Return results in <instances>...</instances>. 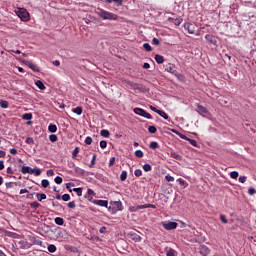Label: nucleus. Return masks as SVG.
<instances>
[{
    "mask_svg": "<svg viewBox=\"0 0 256 256\" xmlns=\"http://www.w3.org/2000/svg\"><path fill=\"white\" fill-rule=\"evenodd\" d=\"M96 13L104 21H116L117 20V15H115L107 10L98 9Z\"/></svg>",
    "mask_w": 256,
    "mask_h": 256,
    "instance_id": "f257e3e1",
    "label": "nucleus"
},
{
    "mask_svg": "<svg viewBox=\"0 0 256 256\" xmlns=\"http://www.w3.org/2000/svg\"><path fill=\"white\" fill-rule=\"evenodd\" d=\"M129 87H131V89H133L134 91H139V93H149V90L147 87H145V85L143 84H139V83H134L129 81L128 82Z\"/></svg>",
    "mask_w": 256,
    "mask_h": 256,
    "instance_id": "f03ea898",
    "label": "nucleus"
},
{
    "mask_svg": "<svg viewBox=\"0 0 256 256\" xmlns=\"http://www.w3.org/2000/svg\"><path fill=\"white\" fill-rule=\"evenodd\" d=\"M184 29L188 31L190 35H196V37H199V32H197V26L195 24L186 22L184 24Z\"/></svg>",
    "mask_w": 256,
    "mask_h": 256,
    "instance_id": "7ed1b4c3",
    "label": "nucleus"
},
{
    "mask_svg": "<svg viewBox=\"0 0 256 256\" xmlns=\"http://www.w3.org/2000/svg\"><path fill=\"white\" fill-rule=\"evenodd\" d=\"M16 15L21 21H29V12L25 8H18L16 10Z\"/></svg>",
    "mask_w": 256,
    "mask_h": 256,
    "instance_id": "20e7f679",
    "label": "nucleus"
},
{
    "mask_svg": "<svg viewBox=\"0 0 256 256\" xmlns=\"http://www.w3.org/2000/svg\"><path fill=\"white\" fill-rule=\"evenodd\" d=\"M134 113L136 115H140V117H144L145 119H151V114L142 108H134Z\"/></svg>",
    "mask_w": 256,
    "mask_h": 256,
    "instance_id": "39448f33",
    "label": "nucleus"
},
{
    "mask_svg": "<svg viewBox=\"0 0 256 256\" xmlns=\"http://www.w3.org/2000/svg\"><path fill=\"white\" fill-rule=\"evenodd\" d=\"M163 227L166 231H173V229H177V222L164 223Z\"/></svg>",
    "mask_w": 256,
    "mask_h": 256,
    "instance_id": "423d86ee",
    "label": "nucleus"
},
{
    "mask_svg": "<svg viewBox=\"0 0 256 256\" xmlns=\"http://www.w3.org/2000/svg\"><path fill=\"white\" fill-rule=\"evenodd\" d=\"M21 173H22L23 175H27V173H28L29 175H33V173H35V170H34V168H31V167H29V166H23V167L21 168Z\"/></svg>",
    "mask_w": 256,
    "mask_h": 256,
    "instance_id": "0eeeda50",
    "label": "nucleus"
},
{
    "mask_svg": "<svg viewBox=\"0 0 256 256\" xmlns=\"http://www.w3.org/2000/svg\"><path fill=\"white\" fill-rule=\"evenodd\" d=\"M167 73H171V75H175V77H179V74L177 73V70H175V66L173 65H168L166 66Z\"/></svg>",
    "mask_w": 256,
    "mask_h": 256,
    "instance_id": "6e6552de",
    "label": "nucleus"
},
{
    "mask_svg": "<svg viewBox=\"0 0 256 256\" xmlns=\"http://www.w3.org/2000/svg\"><path fill=\"white\" fill-rule=\"evenodd\" d=\"M92 203L94 205H99V207H107L109 205L107 200H93Z\"/></svg>",
    "mask_w": 256,
    "mask_h": 256,
    "instance_id": "1a4fd4ad",
    "label": "nucleus"
},
{
    "mask_svg": "<svg viewBox=\"0 0 256 256\" xmlns=\"http://www.w3.org/2000/svg\"><path fill=\"white\" fill-rule=\"evenodd\" d=\"M19 245H20V249H31V247L33 246V244H31L25 240L19 241Z\"/></svg>",
    "mask_w": 256,
    "mask_h": 256,
    "instance_id": "9d476101",
    "label": "nucleus"
},
{
    "mask_svg": "<svg viewBox=\"0 0 256 256\" xmlns=\"http://www.w3.org/2000/svg\"><path fill=\"white\" fill-rule=\"evenodd\" d=\"M180 137L181 139H184V141H188L193 147H197V140L191 139L183 134H181Z\"/></svg>",
    "mask_w": 256,
    "mask_h": 256,
    "instance_id": "9b49d317",
    "label": "nucleus"
},
{
    "mask_svg": "<svg viewBox=\"0 0 256 256\" xmlns=\"http://www.w3.org/2000/svg\"><path fill=\"white\" fill-rule=\"evenodd\" d=\"M27 66L29 67V69H32V71H34L35 73H39V66H37L35 63L28 61L27 62Z\"/></svg>",
    "mask_w": 256,
    "mask_h": 256,
    "instance_id": "f8f14e48",
    "label": "nucleus"
},
{
    "mask_svg": "<svg viewBox=\"0 0 256 256\" xmlns=\"http://www.w3.org/2000/svg\"><path fill=\"white\" fill-rule=\"evenodd\" d=\"M197 112L200 115H207V113H208L207 108H205L204 106H201V105H197Z\"/></svg>",
    "mask_w": 256,
    "mask_h": 256,
    "instance_id": "ddd939ff",
    "label": "nucleus"
},
{
    "mask_svg": "<svg viewBox=\"0 0 256 256\" xmlns=\"http://www.w3.org/2000/svg\"><path fill=\"white\" fill-rule=\"evenodd\" d=\"M113 206L116 211H123V203H121V201H115Z\"/></svg>",
    "mask_w": 256,
    "mask_h": 256,
    "instance_id": "4468645a",
    "label": "nucleus"
},
{
    "mask_svg": "<svg viewBox=\"0 0 256 256\" xmlns=\"http://www.w3.org/2000/svg\"><path fill=\"white\" fill-rule=\"evenodd\" d=\"M33 245H39V247H41L42 249H45V244L43 243V241L37 239V238H34L33 241H32Z\"/></svg>",
    "mask_w": 256,
    "mask_h": 256,
    "instance_id": "2eb2a0df",
    "label": "nucleus"
},
{
    "mask_svg": "<svg viewBox=\"0 0 256 256\" xmlns=\"http://www.w3.org/2000/svg\"><path fill=\"white\" fill-rule=\"evenodd\" d=\"M130 238L132 241H135V243H139L141 241V236H139L137 233L130 234Z\"/></svg>",
    "mask_w": 256,
    "mask_h": 256,
    "instance_id": "dca6fc26",
    "label": "nucleus"
},
{
    "mask_svg": "<svg viewBox=\"0 0 256 256\" xmlns=\"http://www.w3.org/2000/svg\"><path fill=\"white\" fill-rule=\"evenodd\" d=\"M154 59H155L156 63H158L159 65H161L165 62V58L159 54H156Z\"/></svg>",
    "mask_w": 256,
    "mask_h": 256,
    "instance_id": "f3484780",
    "label": "nucleus"
},
{
    "mask_svg": "<svg viewBox=\"0 0 256 256\" xmlns=\"http://www.w3.org/2000/svg\"><path fill=\"white\" fill-rule=\"evenodd\" d=\"M209 248L207 246H201L200 253L202 256H208L209 255Z\"/></svg>",
    "mask_w": 256,
    "mask_h": 256,
    "instance_id": "a211bd4d",
    "label": "nucleus"
},
{
    "mask_svg": "<svg viewBox=\"0 0 256 256\" xmlns=\"http://www.w3.org/2000/svg\"><path fill=\"white\" fill-rule=\"evenodd\" d=\"M140 209H143V205H136V206L129 207V211H131V213H135V212L139 211Z\"/></svg>",
    "mask_w": 256,
    "mask_h": 256,
    "instance_id": "6ab92c4d",
    "label": "nucleus"
},
{
    "mask_svg": "<svg viewBox=\"0 0 256 256\" xmlns=\"http://www.w3.org/2000/svg\"><path fill=\"white\" fill-rule=\"evenodd\" d=\"M35 85H36V87H38V89H40L41 91H44V89H45V84H43V81L37 80V81L35 82Z\"/></svg>",
    "mask_w": 256,
    "mask_h": 256,
    "instance_id": "aec40b11",
    "label": "nucleus"
},
{
    "mask_svg": "<svg viewBox=\"0 0 256 256\" xmlns=\"http://www.w3.org/2000/svg\"><path fill=\"white\" fill-rule=\"evenodd\" d=\"M22 119H24V121H31V119H33V114L32 113H25L22 115Z\"/></svg>",
    "mask_w": 256,
    "mask_h": 256,
    "instance_id": "412c9836",
    "label": "nucleus"
},
{
    "mask_svg": "<svg viewBox=\"0 0 256 256\" xmlns=\"http://www.w3.org/2000/svg\"><path fill=\"white\" fill-rule=\"evenodd\" d=\"M72 111H73V113H76V115H82L83 114V107L77 106Z\"/></svg>",
    "mask_w": 256,
    "mask_h": 256,
    "instance_id": "4be33fe9",
    "label": "nucleus"
},
{
    "mask_svg": "<svg viewBox=\"0 0 256 256\" xmlns=\"http://www.w3.org/2000/svg\"><path fill=\"white\" fill-rule=\"evenodd\" d=\"M48 131H49L50 133H57V125H55V124H50V125L48 126Z\"/></svg>",
    "mask_w": 256,
    "mask_h": 256,
    "instance_id": "5701e85b",
    "label": "nucleus"
},
{
    "mask_svg": "<svg viewBox=\"0 0 256 256\" xmlns=\"http://www.w3.org/2000/svg\"><path fill=\"white\" fill-rule=\"evenodd\" d=\"M206 41H208V43H211L212 45H215V40H213V36H211V34H207L205 36Z\"/></svg>",
    "mask_w": 256,
    "mask_h": 256,
    "instance_id": "b1692460",
    "label": "nucleus"
},
{
    "mask_svg": "<svg viewBox=\"0 0 256 256\" xmlns=\"http://www.w3.org/2000/svg\"><path fill=\"white\" fill-rule=\"evenodd\" d=\"M0 107L2 109H7L9 107V102H7L5 100H0Z\"/></svg>",
    "mask_w": 256,
    "mask_h": 256,
    "instance_id": "393cba45",
    "label": "nucleus"
},
{
    "mask_svg": "<svg viewBox=\"0 0 256 256\" xmlns=\"http://www.w3.org/2000/svg\"><path fill=\"white\" fill-rule=\"evenodd\" d=\"M54 221H55L56 225H63V223H65V220H63V218H61V217H56L54 219Z\"/></svg>",
    "mask_w": 256,
    "mask_h": 256,
    "instance_id": "a878e982",
    "label": "nucleus"
},
{
    "mask_svg": "<svg viewBox=\"0 0 256 256\" xmlns=\"http://www.w3.org/2000/svg\"><path fill=\"white\" fill-rule=\"evenodd\" d=\"M48 251L49 253H55V251H57V246H55L54 244H50L48 246Z\"/></svg>",
    "mask_w": 256,
    "mask_h": 256,
    "instance_id": "bb28decb",
    "label": "nucleus"
},
{
    "mask_svg": "<svg viewBox=\"0 0 256 256\" xmlns=\"http://www.w3.org/2000/svg\"><path fill=\"white\" fill-rule=\"evenodd\" d=\"M181 23H183V18L178 17L174 19V25H176V27H179V25H181Z\"/></svg>",
    "mask_w": 256,
    "mask_h": 256,
    "instance_id": "cd10ccee",
    "label": "nucleus"
},
{
    "mask_svg": "<svg viewBox=\"0 0 256 256\" xmlns=\"http://www.w3.org/2000/svg\"><path fill=\"white\" fill-rule=\"evenodd\" d=\"M158 115H160V117H163V119H165L167 121V119H169V115H167V113H165V111L160 110L158 112Z\"/></svg>",
    "mask_w": 256,
    "mask_h": 256,
    "instance_id": "c85d7f7f",
    "label": "nucleus"
},
{
    "mask_svg": "<svg viewBox=\"0 0 256 256\" xmlns=\"http://www.w3.org/2000/svg\"><path fill=\"white\" fill-rule=\"evenodd\" d=\"M38 201H43L44 199H47V195L45 193H39L37 194Z\"/></svg>",
    "mask_w": 256,
    "mask_h": 256,
    "instance_id": "c756f323",
    "label": "nucleus"
},
{
    "mask_svg": "<svg viewBox=\"0 0 256 256\" xmlns=\"http://www.w3.org/2000/svg\"><path fill=\"white\" fill-rule=\"evenodd\" d=\"M74 193L78 195V197H81L83 195V189L82 188H73Z\"/></svg>",
    "mask_w": 256,
    "mask_h": 256,
    "instance_id": "7c9ffc66",
    "label": "nucleus"
},
{
    "mask_svg": "<svg viewBox=\"0 0 256 256\" xmlns=\"http://www.w3.org/2000/svg\"><path fill=\"white\" fill-rule=\"evenodd\" d=\"M143 209H157V206H155L154 204H144L142 206Z\"/></svg>",
    "mask_w": 256,
    "mask_h": 256,
    "instance_id": "2f4dec72",
    "label": "nucleus"
},
{
    "mask_svg": "<svg viewBox=\"0 0 256 256\" xmlns=\"http://www.w3.org/2000/svg\"><path fill=\"white\" fill-rule=\"evenodd\" d=\"M166 256H177V251L174 249H169L166 253Z\"/></svg>",
    "mask_w": 256,
    "mask_h": 256,
    "instance_id": "473e14b6",
    "label": "nucleus"
},
{
    "mask_svg": "<svg viewBox=\"0 0 256 256\" xmlns=\"http://www.w3.org/2000/svg\"><path fill=\"white\" fill-rule=\"evenodd\" d=\"M142 168L146 173H149V171L152 169L151 164H144Z\"/></svg>",
    "mask_w": 256,
    "mask_h": 256,
    "instance_id": "72a5a7b5",
    "label": "nucleus"
},
{
    "mask_svg": "<svg viewBox=\"0 0 256 256\" xmlns=\"http://www.w3.org/2000/svg\"><path fill=\"white\" fill-rule=\"evenodd\" d=\"M41 185H42V187H43L44 189H47V188L49 187V180L43 179V180L41 181Z\"/></svg>",
    "mask_w": 256,
    "mask_h": 256,
    "instance_id": "f704fd0d",
    "label": "nucleus"
},
{
    "mask_svg": "<svg viewBox=\"0 0 256 256\" xmlns=\"http://www.w3.org/2000/svg\"><path fill=\"white\" fill-rule=\"evenodd\" d=\"M100 135H101V137H109V135H110V133H109V130H101L100 131Z\"/></svg>",
    "mask_w": 256,
    "mask_h": 256,
    "instance_id": "c9c22d12",
    "label": "nucleus"
},
{
    "mask_svg": "<svg viewBox=\"0 0 256 256\" xmlns=\"http://www.w3.org/2000/svg\"><path fill=\"white\" fill-rule=\"evenodd\" d=\"M127 180V171H122L120 174V181H126Z\"/></svg>",
    "mask_w": 256,
    "mask_h": 256,
    "instance_id": "e433bc0d",
    "label": "nucleus"
},
{
    "mask_svg": "<svg viewBox=\"0 0 256 256\" xmlns=\"http://www.w3.org/2000/svg\"><path fill=\"white\" fill-rule=\"evenodd\" d=\"M148 133H151V134L157 133V128L155 126H149Z\"/></svg>",
    "mask_w": 256,
    "mask_h": 256,
    "instance_id": "4c0bfd02",
    "label": "nucleus"
},
{
    "mask_svg": "<svg viewBox=\"0 0 256 256\" xmlns=\"http://www.w3.org/2000/svg\"><path fill=\"white\" fill-rule=\"evenodd\" d=\"M49 140L51 141V143H56V141L58 140L57 135L52 134L49 136Z\"/></svg>",
    "mask_w": 256,
    "mask_h": 256,
    "instance_id": "58836bf2",
    "label": "nucleus"
},
{
    "mask_svg": "<svg viewBox=\"0 0 256 256\" xmlns=\"http://www.w3.org/2000/svg\"><path fill=\"white\" fill-rule=\"evenodd\" d=\"M149 147H150V149H158L159 143H157V142H151V143L149 144Z\"/></svg>",
    "mask_w": 256,
    "mask_h": 256,
    "instance_id": "ea45409f",
    "label": "nucleus"
},
{
    "mask_svg": "<svg viewBox=\"0 0 256 256\" xmlns=\"http://www.w3.org/2000/svg\"><path fill=\"white\" fill-rule=\"evenodd\" d=\"M230 177H231V179H237V177H239V172H237V171H232V172L230 173Z\"/></svg>",
    "mask_w": 256,
    "mask_h": 256,
    "instance_id": "a19ab883",
    "label": "nucleus"
},
{
    "mask_svg": "<svg viewBox=\"0 0 256 256\" xmlns=\"http://www.w3.org/2000/svg\"><path fill=\"white\" fill-rule=\"evenodd\" d=\"M170 155L173 157V159H181V156H179V154H177L175 151H171Z\"/></svg>",
    "mask_w": 256,
    "mask_h": 256,
    "instance_id": "79ce46f5",
    "label": "nucleus"
},
{
    "mask_svg": "<svg viewBox=\"0 0 256 256\" xmlns=\"http://www.w3.org/2000/svg\"><path fill=\"white\" fill-rule=\"evenodd\" d=\"M165 179H166V181H168V183L175 181V177H173L169 174L165 176Z\"/></svg>",
    "mask_w": 256,
    "mask_h": 256,
    "instance_id": "37998d69",
    "label": "nucleus"
},
{
    "mask_svg": "<svg viewBox=\"0 0 256 256\" xmlns=\"http://www.w3.org/2000/svg\"><path fill=\"white\" fill-rule=\"evenodd\" d=\"M134 175L135 177H141V175H143V171H141V169H136L134 171Z\"/></svg>",
    "mask_w": 256,
    "mask_h": 256,
    "instance_id": "c03bdc74",
    "label": "nucleus"
},
{
    "mask_svg": "<svg viewBox=\"0 0 256 256\" xmlns=\"http://www.w3.org/2000/svg\"><path fill=\"white\" fill-rule=\"evenodd\" d=\"M55 183L57 185H61V183H63V178H61L60 176H57L55 179H54Z\"/></svg>",
    "mask_w": 256,
    "mask_h": 256,
    "instance_id": "a18cd8bd",
    "label": "nucleus"
},
{
    "mask_svg": "<svg viewBox=\"0 0 256 256\" xmlns=\"http://www.w3.org/2000/svg\"><path fill=\"white\" fill-rule=\"evenodd\" d=\"M135 157H138L139 159H141V157H143V151H141V150H136V151H135Z\"/></svg>",
    "mask_w": 256,
    "mask_h": 256,
    "instance_id": "49530a36",
    "label": "nucleus"
},
{
    "mask_svg": "<svg viewBox=\"0 0 256 256\" xmlns=\"http://www.w3.org/2000/svg\"><path fill=\"white\" fill-rule=\"evenodd\" d=\"M85 143L86 145H91V143H93V138H91V136H87L85 139Z\"/></svg>",
    "mask_w": 256,
    "mask_h": 256,
    "instance_id": "de8ad7c7",
    "label": "nucleus"
},
{
    "mask_svg": "<svg viewBox=\"0 0 256 256\" xmlns=\"http://www.w3.org/2000/svg\"><path fill=\"white\" fill-rule=\"evenodd\" d=\"M79 155V147H76L72 152V157L75 158Z\"/></svg>",
    "mask_w": 256,
    "mask_h": 256,
    "instance_id": "09e8293b",
    "label": "nucleus"
},
{
    "mask_svg": "<svg viewBox=\"0 0 256 256\" xmlns=\"http://www.w3.org/2000/svg\"><path fill=\"white\" fill-rule=\"evenodd\" d=\"M220 221H222V223H224L225 225H227V223H229V221L227 220V217H225V215L220 216Z\"/></svg>",
    "mask_w": 256,
    "mask_h": 256,
    "instance_id": "8fccbe9b",
    "label": "nucleus"
},
{
    "mask_svg": "<svg viewBox=\"0 0 256 256\" xmlns=\"http://www.w3.org/2000/svg\"><path fill=\"white\" fill-rule=\"evenodd\" d=\"M143 47H144L145 51H151L152 50L151 45L149 43H144Z\"/></svg>",
    "mask_w": 256,
    "mask_h": 256,
    "instance_id": "3c124183",
    "label": "nucleus"
},
{
    "mask_svg": "<svg viewBox=\"0 0 256 256\" xmlns=\"http://www.w3.org/2000/svg\"><path fill=\"white\" fill-rule=\"evenodd\" d=\"M33 175H35L36 177H39V175H41V169L39 168H34V173Z\"/></svg>",
    "mask_w": 256,
    "mask_h": 256,
    "instance_id": "603ef678",
    "label": "nucleus"
},
{
    "mask_svg": "<svg viewBox=\"0 0 256 256\" xmlns=\"http://www.w3.org/2000/svg\"><path fill=\"white\" fill-rule=\"evenodd\" d=\"M100 147H101V149L107 148V141L101 140V141H100Z\"/></svg>",
    "mask_w": 256,
    "mask_h": 256,
    "instance_id": "864d4df0",
    "label": "nucleus"
},
{
    "mask_svg": "<svg viewBox=\"0 0 256 256\" xmlns=\"http://www.w3.org/2000/svg\"><path fill=\"white\" fill-rule=\"evenodd\" d=\"M39 202H32L31 204H30V206L32 207V209H39Z\"/></svg>",
    "mask_w": 256,
    "mask_h": 256,
    "instance_id": "5fc2aeb1",
    "label": "nucleus"
},
{
    "mask_svg": "<svg viewBox=\"0 0 256 256\" xmlns=\"http://www.w3.org/2000/svg\"><path fill=\"white\" fill-rule=\"evenodd\" d=\"M46 175L48 177H53V175H55V171H53V169H49V170H47Z\"/></svg>",
    "mask_w": 256,
    "mask_h": 256,
    "instance_id": "6e6d98bb",
    "label": "nucleus"
},
{
    "mask_svg": "<svg viewBox=\"0 0 256 256\" xmlns=\"http://www.w3.org/2000/svg\"><path fill=\"white\" fill-rule=\"evenodd\" d=\"M70 199H71V196L69 194H63L62 195V200L69 201Z\"/></svg>",
    "mask_w": 256,
    "mask_h": 256,
    "instance_id": "4d7b16f0",
    "label": "nucleus"
},
{
    "mask_svg": "<svg viewBox=\"0 0 256 256\" xmlns=\"http://www.w3.org/2000/svg\"><path fill=\"white\" fill-rule=\"evenodd\" d=\"M87 195H89V197H94L95 191H93V189L90 188L87 190Z\"/></svg>",
    "mask_w": 256,
    "mask_h": 256,
    "instance_id": "13d9d810",
    "label": "nucleus"
},
{
    "mask_svg": "<svg viewBox=\"0 0 256 256\" xmlns=\"http://www.w3.org/2000/svg\"><path fill=\"white\" fill-rule=\"evenodd\" d=\"M26 143H27L28 145H31V144L35 143V141L33 140L32 137H28V138L26 139Z\"/></svg>",
    "mask_w": 256,
    "mask_h": 256,
    "instance_id": "bf43d9fd",
    "label": "nucleus"
},
{
    "mask_svg": "<svg viewBox=\"0 0 256 256\" xmlns=\"http://www.w3.org/2000/svg\"><path fill=\"white\" fill-rule=\"evenodd\" d=\"M68 207H69V209H75V207H76L75 201L69 202Z\"/></svg>",
    "mask_w": 256,
    "mask_h": 256,
    "instance_id": "052dcab7",
    "label": "nucleus"
},
{
    "mask_svg": "<svg viewBox=\"0 0 256 256\" xmlns=\"http://www.w3.org/2000/svg\"><path fill=\"white\" fill-rule=\"evenodd\" d=\"M95 159H97V155L94 154L90 162V167H93V165H95Z\"/></svg>",
    "mask_w": 256,
    "mask_h": 256,
    "instance_id": "680f3d73",
    "label": "nucleus"
},
{
    "mask_svg": "<svg viewBox=\"0 0 256 256\" xmlns=\"http://www.w3.org/2000/svg\"><path fill=\"white\" fill-rule=\"evenodd\" d=\"M245 181H247V177L246 176H240L239 177V183H245Z\"/></svg>",
    "mask_w": 256,
    "mask_h": 256,
    "instance_id": "e2e57ef3",
    "label": "nucleus"
},
{
    "mask_svg": "<svg viewBox=\"0 0 256 256\" xmlns=\"http://www.w3.org/2000/svg\"><path fill=\"white\" fill-rule=\"evenodd\" d=\"M248 194L249 195H255V188H249L248 189Z\"/></svg>",
    "mask_w": 256,
    "mask_h": 256,
    "instance_id": "0e129e2a",
    "label": "nucleus"
},
{
    "mask_svg": "<svg viewBox=\"0 0 256 256\" xmlns=\"http://www.w3.org/2000/svg\"><path fill=\"white\" fill-rule=\"evenodd\" d=\"M113 165H115V157L110 158V161H109V166L111 167Z\"/></svg>",
    "mask_w": 256,
    "mask_h": 256,
    "instance_id": "69168bd1",
    "label": "nucleus"
},
{
    "mask_svg": "<svg viewBox=\"0 0 256 256\" xmlns=\"http://www.w3.org/2000/svg\"><path fill=\"white\" fill-rule=\"evenodd\" d=\"M10 154L17 155V149H15V148L10 149Z\"/></svg>",
    "mask_w": 256,
    "mask_h": 256,
    "instance_id": "338daca9",
    "label": "nucleus"
},
{
    "mask_svg": "<svg viewBox=\"0 0 256 256\" xmlns=\"http://www.w3.org/2000/svg\"><path fill=\"white\" fill-rule=\"evenodd\" d=\"M152 43H153V45H159V39L153 38Z\"/></svg>",
    "mask_w": 256,
    "mask_h": 256,
    "instance_id": "774afa93",
    "label": "nucleus"
}]
</instances>
